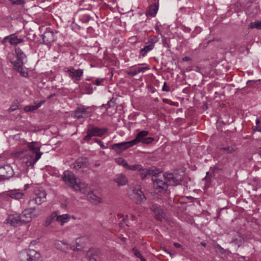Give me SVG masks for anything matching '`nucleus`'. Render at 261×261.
<instances>
[{
    "mask_svg": "<svg viewBox=\"0 0 261 261\" xmlns=\"http://www.w3.org/2000/svg\"><path fill=\"white\" fill-rule=\"evenodd\" d=\"M140 174L142 179L146 177L147 175L150 174V170L147 169H144L142 167L141 170L139 171Z\"/></svg>",
    "mask_w": 261,
    "mask_h": 261,
    "instance_id": "2f4dec72",
    "label": "nucleus"
},
{
    "mask_svg": "<svg viewBox=\"0 0 261 261\" xmlns=\"http://www.w3.org/2000/svg\"><path fill=\"white\" fill-rule=\"evenodd\" d=\"M148 132L146 130H142L137 134L135 138L133 140L128 142H123L120 143L118 146H121L122 149L125 150L130 147L133 146L140 142L143 144H150L154 141V138L150 137H147Z\"/></svg>",
    "mask_w": 261,
    "mask_h": 261,
    "instance_id": "7ed1b4c3",
    "label": "nucleus"
},
{
    "mask_svg": "<svg viewBox=\"0 0 261 261\" xmlns=\"http://www.w3.org/2000/svg\"><path fill=\"white\" fill-rule=\"evenodd\" d=\"M54 245L57 249L61 251L66 252L69 249V245L64 241H56Z\"/></svg>",
    "mask_w": 261,
    "mask_h": 261,
    "instance_id": "6ab92c4d",
    "label": "nucleus"
},
{
    "mask_svg": "<svg viewBox=\"0 0 261 261\" xmlns=\"http://www.w3.org/2000/svg\"><path fill=\"white\" fill-rule=\"evenodd\" d=\"M258 128H261V127H257V126H255L254 128H253V130H257V129Z\"/></svg>",
    "mask_w": 261,
    "mask_h": 261,
    "instance_id": "e2e57ef3",
    "label": "nucleus"
},
{
    "mask_svg": "<svg viewBox=\"0 0 261 261\" xmlns=\"http://www.w3.org/2000/svg\"><path fill=\"white\" fill-rule=\"evenodd\" d=\"M162 43H163V45H164V46L168 47V48L169 47L167 38H166L165 37L163 38Z\"/></svg>",
    "mask_w": 261,
    "mask_h": 261,
    "instance_id": "de8ad7c7",
    "label": "nucleus"
},
{
    "mask_svg": "<svg viewBox=\"0 0 261 261\" xmlns=\"http://www.w3.org/2000/svg\"><path fill=\"white\" fill-rule=\"evenodd\" d=\"M133 192L135 194V198L138 200V201L142 202L145 199V197L140 190V187L133 189Z\"/></svg>",
    "mask_w": 261,
    "mask_h": 261,
    "instance_id": "4be33fe9",
    "label": "nucleus"
},
{
    "mask_svg": "<svg viewBox=\"0 0 261 261\" xmlns=\"http://www.w3.org/2000/svg\"><path fill=\"white\" fill-rule=\"evenodd\" d=\"M10 35L6 36L2 40V43H5L7 40L9 41Z\"/></svg>",
    "mask_w": 261,
    "mask_h": 261,
    "instance_id": "3c124183",
    "label": "nucleus"
},
{
    "mask_svg": "<svg viewBox=\"0 0 261 261\" xmlns=\"http://www.w3.org/2000/svg\"><path fill=\"white\" fill-rule=\"evenodd\" d=\"M200 245L203 246V247H205L206 246V243H204V242H201L200 243Z\"/></svg>",
    "mask_w": 261,
    "mask_h": 261,
    "instance_id": "052dcab7",
    "label": "nucleus"
},
{
    "mask_svg": "<svg viewBox=\"0 0 261 261\" xmlns=\"http://www.w3.org/2000/svg\"><path fill=\"white\" fill-rule=\"evenodd\" d=\"M118 216L120 217H123V215L121 214H118Z\"/></svg>",
    "mask_w": 261,
    "mask_h": 261,
    "instance_id": "69168bd1",
    "label": "nucleus"
},
{
    "mask_svg": "<svg viewBox=\"0 0 261 261\" xmlns=\"http://www.w3.org/2000/svg\"><path fill=\"white\" fill-rule=\"evenodd\" d=\"M19 108V106L18 104H13L11 106L8 111L9 112H13Z\"/></svg>",
    "mask_w": 261,
    "mask_h": 261,
    "instance_id": "c03bdc74",
    "label": "nucleus"
},
{
    "mask_svg": "<svg viewBox=\"0 0 261 261\" xmlns=\"http://www.w3.org/2000/svg\"><path fill=\"white\" fill-rule=\"evenodd\" d=\"M14 173L12 167L6 165L0 167V180H8L13 176Z\"/></svg>",
    "mask_w": 261,
    "mask_h": 261,
    "instance_id": "9d476101",
    "label": "nucleus"
},
{
    "mask_svg": "<svg viewBox=\"0 0 261 261\" xmlns=\"http://www.w3.org/2000/svg\"><path fill=\"white\" fill-rule=\"evenodd\" d=\"M43 43L44 44L50 43L55 40V35L52 31H46L42 35Z\"/></svg>",
    "mask_w": 261,
    "mask_h": 261,
    "instance_id": "2eb2a0df",
    "label": "nucleus"
},
{
    "mask_svg": "<svg viewBox=\"0 0 261 261\" xmlns=\"http://www.w3.org/2000/svg\"><path fill=\"white\" fill-rule=\"evenodd\" d=\"M23 65L24 64L14 65L13 67L16 71L20 72L22 76L28 77H29V73L27 69L23 67Z\"/></svg>",
    "mask_w": 261,
    "mask_h": 261,
    "instance_id": "5701e85b",
    "label": "nucleus"
},
{
    "mask_svg": "<svg viewBox=\"0 0 261 261\" xmlns=\"http://www.w3.org/2000/svg\"><path fill=\"white\" fill-rule=\"evenodd\" d=\"M42 154L43 153L42 152L33 153L25 150L18 152V155L20 157H23L26 159L25 163L28 166H33L40 159Z\"/></svg>",
    "mask_w": 261,
    "mask_h": 261,
    "instance_id": "20e7f679",
    "label": "nucleus"
},
{
    "mask_svg": "<svg viewBox=\"0 0 261 261\" xmlns=\"http://www.w3.org/2000/svg\"><path fill=\"white\" fill-rule=\"evenodd\" d=\"M29 261H40V254L34 249H29Z\"/></svg>",
    "mask_w": 261,
    "mask_h": 261,
    "instance_id": "393cba45",
    "label": "nucleus"
},
{
    "mask_svg": "<svg viewBox=\"0 0 261 261\" xmlns=\"http://www.w3.org/2000/svg\"><path fill=\"white\" fill-rule=\"evenodd\" d=\"M45 102V100H41L39 102H38L37 104H36V106H37L38 108H40L41 106Z\"/></svg>",
    "mask_w": 261,
    "mask_h": 261,
    "instance_id": "603ef678",
    "label": "nucleus"
},
{
    "mask_svg": "<svg viewBox=\"0 0 261 261\" xmlns=\"http://www.w3.org/2000/svg\"><path fill=\"white\" fill-rule=\"evenodd\" d=\"M154 47L150 45L149 43L148 45L145 46L140 50V54L142 57H144L149 51H151Z\"/></svg>",
    "mask_w": 261,
    "mask_h": 261,
    "instance_id": "c756f323",
    "label": "nucleus"
},
{
    "mask_svg": "<svg viewBox=\"0 0 261 261\" xmlns=\"http://www.w3.org/2000/svg\"><path fill=\"white\" fill-rule=\"evenodd\" d=\"M159 39L158 37L154 36L149 39L148 43H149L150 45H152L154 47L155 43L159 41Z\"/></svg>",
    "mask_w": 261,
    "mask_h": 261,
    "instance_id": "ea45409f",
    "label": "nucleus"
},
{
    "mask_svg": "<svg viewBox=\"0 0 261 261\" xmlns=\"http://www.w3.org/2000/svg\"><path fill=\"white\" fill-rule=\"evenodd\" d=\"M88 261H97L96 259L94 257H90Z\"/></svg>",
    "mask_w": 261,
    "mask_h": 261,
    "instance_id": "13d9d810",
    "label": "nucleus"
},
{
    "mask_svg": "<svg viewBox=\"0 0 261 261\" xmlns=\"http://www.w3.org/2000/svg\"><path fill=\"white\" fill-rule=\"evenodd\" d=\"M118 145H120V143L113 144L111 147L112 149L113 150H115L116 152H121L122 150H123L122 149V146H118Z\"/></svg>",
    "mask_w": 261,
    "mask_h": 261,
    "instance_id": "58836bf2",
    "label": "nucleus"
},
{
    "mask_svg": "<svg viewBox=\"0 0 261 261\" xmlns=\"http://www.w3.org/2000/svg\"><path fill=\"white\" fill-rule=\"evenodd\" d=\"M88 164V161L86 158H79L75 162V166H77L79 168L87 167Z\"/></svg>",
    "mask_w": 261,
    "mask_h": 261,
    "instance_id": "bb28decb",
    "label": "nucleus"
},
{
    "mask_svg": "<svg viewBox=\"0 0 261 261\" xmlns=\"http://www.w3.org/2000/svg\"><path fill=\"white\" fill-rule=\"evenodd\" d=\"M108 129L107 128H99L89 125L87 130V135L84 137L83 140L88 142L91 139L92 137H102L107 133Z\"/></svg>",
    "mask_w": 261,
    "mask_h": 261,
    "instance_id": "39448f33",
    "label": "nucleus"
},
{
    "mask_svg": "<svg viewBox=\"0 0 261 261\" xmlns=\"http://www.w3.org/2000/svg\"><path fill=\"white\" fill-rule=\"evenodd\" d=\"M62 178L66 185L72 187L74 190L79 191L83 194H86L85 188L87 185L78 179L72 172L68 170L65 171Z\"/></svg>",
    "mask_w": 261,
    "mask_h": 261,
    "instance_id": "f03ea898",
    "label": "nucleus"
},
{
    "mask_svg": "<svg viewBox=\"0 0 261 261\" xmlns=\"http://www.w3.org/2000/svg\"><path fill=\"white\" fill-rule=\"evenodd\" d=\"M182 59L184 61H188L190 60V58L188 57H185Z\"/></svg>",
    "mask_w": 261,
    "mask_h": 261,
    "instance_id": "4d7b16f0",
    "label": "nucleus"
},
{
    "mask_svg": "<svg viewBox=\"0 0 261 261\" xmlns=\"http://www.w3.org/2000/svg\"><path fill=\"white\" fill-rule=\"evenodd\" d=\"M105 81V79L104 78H98L96 79L95 81H93L92 83L93 85H96L97 86H99L102 84V83Z\"/></svg>",
    "mask_w": 261,
    "mask_h": 261,
    "instance_id": "a19ab883",
    "label": "nucleus"
},
{
    "mask_svg": "<svg viewBox=\"0 0 261 261\" xmlns=\"http://www.w3.org/2000/svg\"><path fill=\"white\" fill-rule=\"evenodd\" d=\"M151 209L154 212L155 218L158 221H162L165 217V213L162 208L157 204H153Z\"/></svg>",
    "mask_w": 261,
    "mask_h": 261,
    "instance_id": "ddd939ff",
    "label": "nucleus"
},
{
    "mask_svg": "<svg viewBox=\"0 0 261 261\" xmlns=\"http://www.w3.org/2000/svg\"><path fill=\"white\" fill-rule=\"evenodd\" d=\"M182 179L181 176L172 173H159L152 177L154 188L159 192L166 191L169 186H175L180 184Z\"/></svg>",
    "mask_w": 261,
    "mask_h": 261,
    "instance_id": "f257e3e1",
    "label": "nucleus"
},
{
    "mask_svg": "<svg viewBox=\"0 0 261 261\" xmlns=\"http://www.w3.org/2000/svg\"><path fill=\"white\" fill-rule=\"evenodd\" d=\"M142 167V166L140 164H135L133 165H128L127 169L130 170L137 171L139 172L140 170H141Z\"/></svg>",
    "mask_w": 261,
    "mask_h": 261,
    "instance_id": "72a5a7b5",
    "label": "nucleus"
},
{
    "mask_svg": "<svg viewBox=\"0 0 261 261\" xmlns=\"http://www.w3.org/2000/svg\"><path fill=\"white\" fill-rule=\"evenodd\" d=\"M195 35H195V34H194V32H193V33L191 34V37L192 38H193V37H194L195 36Z\"/></svg>",
    "mask_w": 261,
    "mask_h": 261,
    "instance_id": "0e129e2a",
    "label": "nucleus"
},
{
    "mask_svg": "<svg viewBox=\"0 0 261 261\" xmlns=\"http://www.w3.org/2000/svg\"><path fill=\"white\" fill-rule=\"evenodd\" d=\"M87 187L88 186L87 185V187L85 188L87 193L85 194L87 195L88 199L90 201L94 204H98L101 202L100 197L93 191H88Z\"/></svg>",
    "mask_w": 261,
    "mask_h": 261,
    "instance_id": "f8f14e48",
    "label": "nucleus"
},
{
    "mask_svg": "<svg viewBox=\"0 0 261 261\" xmlns=\"http://www.w3.org/2000/svg\"><path fill=\"white\" fill-rule=\"evenodd\" d=\"M26 223L29 222L32 219L38 217L41 214V210L35 207L25 209L22 213Z\"/></svg>",
    "mask_w": 261,
    "mask_h": 261,
    "instance_id": "0eeeda50",
    "label": "nucleus"
},
{
    "mask_svg": "<svg viewBox=\"0 0 261 261\" xmlns=\"http://www.w3.org/2000/svg\"><path fill=\"white\" fill-rule=\"evenodd\" d=\"M5 223L17 227L23 223H25L26 222L24 217H22V214H21V215H18L17 214L10 215L5 220Z\"/></svg>",
    "mask_w": 261,
    "mask_h": 261,
    "instance_id": "6e6552de",
    "label": "nucleus"
},
{
    "mask_svg": "<svg viewBox=\"0 0 261 261\" xmlns=\"http://www.w3.org/2000/svg\"><path fill=\"white\" fill-rule=\"evenodd\" d=\"M15 53L16 57L12 59H11V56L12 55H9L8 58L10 62L13 65L18 64H24V63L27 61V56L24 52L18 47L15 48Z\"/></svg>",
    "mask_w": 261,
    "mask_h": 261,
    "instance_id": "423d86ee",
    "label": "nucleus"
},
{
    "mask_svg": "<svg viewBox=\"0 0 261 261\" xmlns=\"http://www.w3.org/2000/svg\"><path fill=\"white\" fill-rule=\"evenodd\" d=\"M232 243H233L235 245H237L238 247H239L242 243V240L241 237H238L237 238L233 239L232 241Z\"/></svg>",
    "mask_w": 261,
    "mask_h": 261,
    "instance_id": "e433bc0d",
    "label": "nucleus"
},
{
    "mask_svg": "<svg viewBox=\"0 0 261 261\" xmlns=\"http://www.w3.org/2000/svg\"><path fill=\"white\" fill-rule=\"evenodd\" d=\"M27 147L28 149L25 150L31 151V152L35 153L40 152V147L39 146L37 142H29L27 143Z\"/></svg>",
    "mask_w": 261,
    "mask_h": 261,
    "instance_id": "aec40b11",
    "label": "nucleus"
},
{
    "mask_svg": "<svg viewBox=\"0 0 261 261\" xmlns=\"http://www.w3.org/2000/svg\"><path fill=\"white\" fill-rule=\"evenodd\" d=\"M70 76L74 78L76 81H80L83 74V70L82 69H75L71 68L68 70Z\"/></svg>",
    "mask_w": 261,
    "mask_h": 261,
    "instance_id": "f3484780",
    "label": "nucleus"
},
{
    "mask_svg": "<svg viewBox=\"0 0 261 261\" xmlns=\"http://www.w3.org/2000/svg\"><path fill=\"white\" fill-rule=\"evenodd\" d=\"M29 187V185L28 184H26L24 185V190H25L26 189H27Z\"/></svg>",
    "mask_w": 261,
    "mask_h": 261,
    "instance_id": "680f3d73",
    "label": "nucleus"
},
{
    "mask_svg": "<svg viewBox=\"0 0 261 261\" xmlns=\"http://www.w3.org/2000/svg\"><path fill=\"white\" fill-rule=\"evenodd\" d=\"M174 245L176 248H180L181 246V245L178 243H174Z\"/></svg>",
    "mask_w": 261,
    "mask_h": 261,
    "instance_id": "864d4df0",
    "label": "nucleus"
},
{
    "mask_svg": "<svg viewBox=\"0 0 261 261\" xmlns=\"http://www.w3.org/2000/svg\"><path fill=\"white\" fill-rule=\"evenodd\" d=\"M257 131L261 132V128L257 129Z\"/></svg>",
    "mask_w": 261,
    "mask_h": 261,
    "instance_id": "338daca9",
    "label": "nucleus"
},
{
    "mask_svg": "<svg viewBox=\"0 0 261 261\" xmlns=\"http://www.w3.org/2000/svg\"><path fill=\"white\" fill-rule=\"evenodd\" d=\"M260 121L258 119H256V124L258 125L260 123Z\"/></svg>",
    "mask_w": 261,
    "mask_h": 261,
    "instance_id": "bf43d9fd",
    "label": "nucleus"
},
{
    "mask_svg": "<svg viewBox=\"0 0 261 261\" xmlns=\"http://www.w3.org/2000/svg\"><path fill=\"white\" fill-rule=\"evenodd\" d=\"M90 252H91V251H89L88 252V254H87L88 255H89V254L90 253Z\"/></svg>",
    "mask_w": 261,
    "mask_h": 261,
    "instance_id": "774afa93",
    "label": "nucleus"
},
{
    "mask_svg": "<svg viewBox=\"0 0 261 261\" xmlns=\"http://www.w3.org/2000/svg\"><path fill=\"white\" fill-rule=\"evenodd\" d=\"M116 163L119 165L124 167L125 168H127L128 164L127 162L122 158H119L116 159Z\"/></svg>",
    "mask_w": 261,
    "mask_h": 261,
    "instance_id": "7c9ffc66",
    "label": "nucleus"
},
{
    "mask_svg": "<svg viewBox=\"0 0 261 261\" xmlns=\"http://www.w3.org/2000/svg\"><path fill=\"white\" fill-rule=\"evenodd\" d=\"M29 249H24L19 253V258L21 261H29Z\"/></svg>",
    "mask_w": 261,
    "mask_h": 261,
    "instance_id": "cd10ccee",
    "label": "nucleus"
},
{
    "mask_svg": "<svg viewBox=\"0 0 261 261\" xmlns=\"http://www.w3.org/2000/svg\"><path fill=\"white\" fill-rule=\"evenodd\" d=\"M38 108L36 105L33 106H27L24 107V111L25 112H31L37 110Z\"/></svg>",
    "mask_w": 261,
    "mask_h": 261,
    "instance_id": "c9c22d12",
    "label": "nucleus"
},
{
    "mask_svg": "<svg viewBox=\"0 0 261 261\" xmlns=\"http://www.w3.org/2000/svg\"><path fill=\"white\" fill-rule=\"evenodd\" d=\"M130 217H131V219L134 221V220H135L136 219V217L135 215L134 214H131L130 215Z\"/></svg>",
    "mask_w": 261,
    "mask_h": 261,
    "instance_id": "6e6d98bb",
    "label": "nucleus"
},
{
    "mask_svg": "<svg viewBox=\"0 0 261 261\" xmlns=\"http://www.w3.org/2000/svg\"><path fill=\"white\" fill-rule=\"evenodd\" d=\"M251 28H256L257 29H261V22L259 21H256L254 22H252L250 24Z\"/></svg>",
    "mask_w": 261,
    "mask_h": 261,
    "instance_id": "4c0bfd02",
    "label": "nucleus"
},
{
    "mask_svg": "<svg viewBox=\"0 0 261 261\" xmlns=\"http://www.w3.org/2000/svg\"><path fill=\"white\" fill-rule=\"evenodd\" d=\"M220 150L223 151L224 153L226 154H230L234 151L233 148L231 146L220 147Z\"/></svg>",
    "mask_w": 261,
    "mask_h": 261,
    "instance_id": "473e14b6",
    "label": "nucleus"
},
{
    "mask_svg": "<svg viewBox=\"0 0 261 261\" xmlns=\"http://www.w3.org/2000/svg\"><path fill=\"white\" fill-rule=\"evenodd\" d=\"M57 211L53 212L46 219L45 222V226H47L50 225L55 221H57Z\"/></svg>",
    "mask_w": 261,
    "mask_h": 261,
    "instance_id": "a878e982",
    "label": "nucleus"
},
{
    "mask_svg": "<svg viewBox=\"0 0 261 261\" xmlns=\"http://www.w3.org/2000/svg\"><path fill=\"white\" fill-rule=\"evenodd\" d=\"M184 31L185 32H190L191 31V29L190 28H188V27H185L184 29Z\"/></svg>",
    "mask_w": 261,
    "mask_h": 261,
    "instance_id": "5fc2aeb1",
    "label": "nucleus"
},
{
    "mask_svg": "<svg viewBox=\"0 0 261 261\" xmlns=\"http://www.w3.org/2000/svg\"><path fill=\"white\" fill-rule=\"evenodd\" d=\"M91 17L89 15H84L82 16V18H81L82 21L84 22H88L90 19Z\"/></svg>",
    "mask_w": 261,
    "mask_h": 261,
    "instance_id": "49530a36",
    "label": "nucleus"
},
{
    "mask_svg": "<svg viewBox=\"0 0 261 261\" xmlns=\"http://www.w3.org/2000/svg\"><path fill=\"white\" fill-rule=\"evenodd\" d=\"M149 69L147 67H140L137 69H133L127 72L128 75L134 76L140 72H144L145 71Z\"/></svg>",
    "mask_w": 261,
    "mask_h": 261,
    "instance_id": "c85d7f7f",
    "label": "nucleus"
},
{
    "mask_svg": "<svg viewBox=\"0 0 261 261\" xmlns=\"http://www.w3.org/2000/svg\"><path fill=\"white\" fill-rule=\"evenodd\" d=\"M114 180L118 186L125 185L128 181L126 176L122 173L116 174L114 177Z\"/></svg>",
    "mask_w": 261,
    "mask_h": 261,
    "instance_id": "dca6fc26",
    "label": "nucleus"
},
{
    "mask_svg": "<svg viewBox=\"0 0 261 261\" xmlns=\"http://www.w3.org/2000/svg\"><path fill=\"white\" fill-rule=\"evenodd\" d=\"M70 219V216L68 214L59 215L57 211V222L60 223L61 226H63L65 223H67Z\"/></svg>",
    "mask_w": 261,
    "mask_h": 261,
    "instance_id": "412c9836",
    "label": "nucleus"
},
{
    "mask_svg": "<svg viewBox=\"0 0 261 261\" xmlns=\"http://www.w3.org/2000/svg\"><path fill=\"white\" fill-rule=\"evenodd\" d=\"M92 113V110L91 108L82 106L78 108L74 111V116L77 119L87 118L91 115Z\"/></svg>",
    "mask_w": 261,
    "mask_h": 261,
    "instance_id": "1a4fd4ad",
    "label": "nucleus"
},
{
    "mask_svg": "<svg viewBox=\"0 0 261 261\" xmlns=\"http://www.w3.org/2000/svg\"><path fill=\"white\" fill-rule=\"evenodd\" d=\"M162 90L163 91L168 92L170 90L169 87L166 85V83L164 82V85L162 87Z\"/></svg>",
    "mask_w": 261,
    "mask_h": 261,
    "instance_id": "09e8293b",
    "label": "nucleus"
},
{
    "mask_svg": "<svg viewBox=\"0 0 261 261\" xmlns=\"http://www.w3.org/2000/svg\"><path fill=\"white\" fill-rule=\"evenodd\" d=\"M107 106V110L108 109L114 107L115 106V102L112 100H110L105 105H102L101 107Z\"/></svg>",
    "mask_w": 261,
    "mask_h": 261,
    "instance_id": "79ce46f5",
    "label": "nucleus"
},
{
    "mask_svg": "<svg viewBox=\"0 0 261 261\" xmlns=\"http://www.w3.org/2000/svg\"><path fill=\"white\" fill-rule=\"evenodd\" d=\"M133 252L136 257L140 259L141 261H146V259L143 257L140 251L136 247L133 248Z\"/></svg>",
    "mask_w": 261,
    "mask_h": 261,
    "instance_id": "f704fd0d",
    "label": "nucleus"
},
{
    "mask_svg": "<svg viewBox=\"0 0 261 261\" xmlns=\"http://www.w3.org/2000/svg\"><path fill=\"white\" fill-rule=\"evenodd\" d=\"M35 197L30 200V202L34 201L37 205H40L46 200V193L44 190H37L35 191Z\"/></svg>",
    "mask_w": 261,
    "mask_h": 261,
    "instance_id": "9b49d317",
    "label": "nucleus"
},
{
    "mask_svg": "<svg viewBox=\"0 0 261 261\" xmlns=\"http://www.w3.org/2000/svg\"><path fill=\"white\" fill-rule=\"evenodd\" d=\"M94 141L95 142L97 143V144H98L101 148H102V149L107 148V147L105 146L103 142L102 141H101L100 140L97 139H94Z\"/></svg>",
    "mask_w": 261,
    "mask_h": 261,
    "instance_id": "a18cd8bd",
    "label": "nucleus"
},
{
    "mask_svg": "<svg viewBox=\"0 0 261 261\" xmlns=\"http://www.w3.org/2000/svg\"><path fill=\"white\" fill-rule=\"evenodd\" d=\"M155 30L157 34L161 35V32L160 28L158 25H156L155 26Z\"/></svg>",
    "mask_w": 261,
    "mask_h": 261,
    "instance_id": "8fccbe9b",
    "label": "nucleus"
},
{
    "mask_svg": "<svg viewBox=\"0 0 261 261\" xmlns=\"http://www.w3.org/2000/svg\"><path fill=\"white\" fill-rule=\"evenodd\" d=\"M5 196L10 197L13 199L18 200L24 195V193L19 191V190L14 189L4 193Z\"/></svg>",
    "mask_w": 261,
    "mask_h": 261,
    "instance_id": "4468645a",
    "label": "nucleus"
},
{
    "mask_svg": "<svg viewBox=\"0 0 261 261\" xmlns=\"http://www.w3.org/2000/svg\"><path fill=\"white\" fill-rule=\"evenodd\" d=\"M159 1L155 2L153 4L150 5L148 11L146 12V16L155 17L159 9Z\"/></svg>",
    "mask_w": 261,
    "mask_h": 261,
    "instance_id": "a211bd4d",
    "label": "nucleus"
},
{
    "mask_svg": "<svg viewBox=\"0 0 261 261\" xmlns=\"http://www.w3.org/2000/svg\"><path fill=\"white\" fill-rule=\"evenodd\" d=\"M24 42L22 38H18L15 34L10 35L9 43L11 45H16Z\"/></svg>",
    "mask_w": 261,
    "mask_h": 261,
    "instance_id": "b1692460",
    "label": "nucleus"
},
{
    "mask_svg": "<svg viewBox=\"0 0 261 261\" xmlns=\"http://www.w3.org/2000/svg\"><path fill=\"white\" fill-rule=\"evenodd\" d=\"M10 2L14 5H23L24 4L23 0H10Z\"/></svg>",
    "mask_w": 261,
    "mask_h": 261,
    "instance_id": "37998d69",
    "label": "nucleus"
}]
</instances>
